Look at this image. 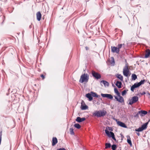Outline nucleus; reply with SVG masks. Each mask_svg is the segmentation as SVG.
<instances>
[{
	"instance_id": "f257e3e1",
	"label": "nucleus",
	"mask_w": 150,
	"mask_h": 150,
	"mask_svg": "<svg viewBox=\"0 0 150 150\" xmlns=\"http://www.w3.org/2000/svg\"><path fill=\"white\" fill-rule=\"evenodd\" d=\"M89 79V75L87 74L84 73L82 74L80 77L79 82L81 83L87 82Z\"/></svg>"
},
{
	"instance_id": "f03ea898",
	"label": "nucleus",
	"mask_w": 150,
	"mask_h": 150,
	"mask_svg": "<svg viewBox=\"0 0 150 150\" xmlns=\"http://www.w3.org/2000/svg\"><path fill=\"white\" fill-rule=\"evenodd\" d=\"M149 120L148 122H146L145 123L143 124L141 127H139L138 129H135V131L136 132H142L145 129L147 128V125L149 123Z\"/></svg>"
},
{
	"instance_id": "7ed1b4c3",
	"label": "nucleus",
	"mask_w": 150,
	"mask_h": 150,
	"mask_svg": "<svg viewBox=\"0 0 150 150\" xmlns=\"http://www.w3.org/2000/svg\"><path fill=\"white\" fill-rule=\"evenodd\" d=\"M105 132L107 135L109 137H112L114 141H116V140L115 137L114 133L112 132L109 131L107 129L105 130Z\"/></svg>"
},
{
	"instance_id": "20e7f679",
	"label": "nucleus",
	"mask_w": 150,
	"mask_h": 150,
	"mask_svg": "<svg viewBox=\"0 0 150 150\" xmlns=\"http://www.w3.org/2000/svg\"><path fill=\"white\" fill-rule=\"evenodd\" d=\"M107 113L105 111H98L96 113H94L95 115L97 116L98 117H100L104 116Z\"/></svg>"
},
{
	"instance_id": "39448f33",
	"label": "nucleus",
	"mask_w": 150,
	"mask_h": 150,
	"mask_svg": "<svg viewBox=\"0 0 150 150\" xmlns=\"http://www.w3.org/2000/svg\"><path fill=\"white\" fill-rule=\"evenodd\" d=\"M85 97L88 99L89 101H91L93 100V97H94V92L92 91L90 93L86 94L85 96Z\"/></svg>"
},
{
	"instance_id": "423d86ee",
	"label": "nucleus",
	"mask_w": 150,
	"mask_h": 150,
	"mask_svg": "<svg viewBox=\"0 0 150 150\" xmlns=\"http://www.w3.org/2000/svg\"><path fill=\"white\" fill-rule=\"evenodd\" d=\"M123 75L126 77H127L129 74V71L128 69V66L127 64H126L125 67V68L123 69Z\"/></svg>"
},
{
	"instance_id": "0eeeda50",
	"label": "nucleus",
	"mask_w": 150,
	"mask_h": 150,
	"mask_svg": "<svg viewBox=\"0 0 150 150\" xmlns=\"http://www.w3.org/2000/svg\"><path fill=\"white\" fill-rule=\"evenodd\" d=\"M139 98L137 96H134L132 98L129 100V104L132 105V104L136 102L138 100Z\"/></svg>"
},
{
	"instance_id": "6e6552de",
	"label": "nucleus",
	"mask_w": 150,
	"mask_h": 150,
	"mask_svg": "<svg viewBox=\"0 0 150 150\" xmlns=\"http://www.w3.org/2000/svg\"><path fill=\"white\" fill-rule=\"evenodd\" d=\"M114 120H115L117 124L119 126L123 128H126L127 127L126 125L124 123L120 121H117V120L115 118L114 119Z\"/></svg>"
},
{
	"instance_id": "1a4fd4ad",
	"label": "nucleus",
	"mask_w": 150,
	"mask_h": 150,
	"mask_svg": "<svg viewBox=\"0 0 150 150\" xmlns=\"http://www.w3.org/2000/svg\"><path fill=\"white\" fill-rule=\"evenodd\" d=\"M101 96L104 98H107L108 99L112 100L113 99V96L110 94H101Z\"/></svg>"
},
{
	"instance_id": "9d476101",
	"label": "nucleus",
	"mask_w": 150,
	"mask_h": 150,
	"mask_svg": "<svg viewBox=\"0 0 150 150\" xmlns=\"http://www.w3.org/2000/svg\"><path fill=\"white\" fill-rule=\"evenodd\" d=\"M111 51L112 52L118 53L119 52L120 50L117 47L111 46Z\"/></svg>"
},
{
	"instance_id": "9b49d317",
	"label": "nucleus",
	"mask_w": 150,
	"mask_h": 150,
	"mask_svg": "<svg viewBox=\"0 0 150 150\" xmlns=\"http://www.w3.org/2000/svg\"><path fill=\"white\" fill-rule=\"evenodd\" d=\"M114 97L116 100L120 103H122L124 102L123 97L121 96H118L119 97V98L116 96H114Z\"/></svg>"
},
{
	"instance_id": "f8f14e48",
	"label": "nucleus",
	"mask_w": 150,
	"mask_h": 150,
	"mask_svg": "<svg viewBox=\"0 0 150 150\" xmlns=\"http://www.w3.org/2000/svg\"><path fill=\"white\" fill-rule=\"evenodd\" d=\"M86 120L85 117L81 118L80 117H78L75 119V121L81 123L84 121Z\"/></svg>"
},
{
	"instance_id": "ddd939ff",
	"label": "nucleus",
	"mask_w": 150,
	"mask_h": 150,
	"mask_svg": "<svg viewBox=\"0 0 150 150\" xmlns=\"http://www.w3.org/2000/svg\"><path fill=\"white\" fill-rule=\"evenodd\" d=\"M140 86L138 82L136 83H134L131 87V91L133 92L135 88L139 87Z\"/></svg>"
},
{
	"instance_id": "4468645a",
	"label": "nucleus",
	"mask_w": 150,
	"mask_h": 150,
	"mask_svg": "<svg viewBox=\"0 0 150 150\" xmlns=\"http://www.w3.org/2000/svg\"><path fill=\"white\" fill-rule=\"evenodd\" d=\"M42 15L40 11H38L36 13L37 20L38 21H40L41 19Z\"/></svg>"
},
{
	"instance_id": "2eb2a0df",
	"label": "nucleus",
	"mask_w": 150,
	"mask_h": 150,
	"mask_svg": "<svg viewBox=\"0 0 150 150\" xmlns=\"http://www.w3.org/2000/svg\"><path fill=\"white\" fill-rule=\"evenodd\" d=\"M58 141L56 137H53L52 139V145L53 146H55L57 143Z\"/></svg>"
},
{
	"instance_id": "dca6fc26",
	"label": "nucleus",
	"mask_w": 150,
	"mask_h": 150,
	"mask_svg": "<svg viewBox=\"0 0 150 150\" xmlns=\"http://www.w3.org/2000/svg\"><path fill=\"white\" fill-rule=\"evenodd\" d=\"M138 113L141 116H143L147 113V112L145 110H142L138 112Z\"/></svg>"
},
{
	"instance_id": "f3484780",
	"label": "nucleus",
	"mask_w": 150,
	"mask_h": 150,
	"mask_svg": "<svg viewBox=\"0 0 150 150\" xmlns=\"http://www.w3.org/2000/svg\"><path fill=\"white\" fill-rule=\"evenodd\" d=\"M101 78V75L98 73L94 71V78L98 80Z\"/></svg>"
},
{
	"instance_id": "a211bd4d",
	"label": "nucleus",
	"mask_w": 150,
	"mask_h": 150,
	"mask_svg": "<svg viewBox=\"0 0 150 150\" xmlns=\"http://www.w3.org/2000/svg\"><path fill=\"white\" fill-rule=\"evenodd\" d=\"M100 83H102L105 87H108L109 85V83L105 80H102L100 81Z\"/></svg>"
},
{
	"instance_id": "6ab92c4d",
	"label": "nucleus",
	"mask_w": 150,
	"mask_h": 150,
	"mask_svg": "<svg viewBox=\"0 0 150 150\" xmlns=\"http://www.w3.org/2000/svg\"><path fill=\"white\" fill-rule=\"evenodd\" d=\"M149 57H150V50L148 49L146 50L144 57L146 58H148Z\"/></svg>"
},
{
	"instance_id": "aec40b11",
	"label": "nucleus",
	"mask_w": 150,
	"mask_h": 150,
	"mask_svg": "<svg viewBox=\"0 0 150 150\" xmlns=\"http://www.w3.org/2000/svg\"><path fill=\"white\" fill-rule=\"evenodd\" d=\"M115 85L119 88H120L122 85V82L119 81H117L115 83Z\"/></svg>"
},
{
	"instance_id": "412c9836",
	"label": "nucleus",
	"mask_w": 150,
	"mask_h": 150,
	"mask_svg": "<svg viewBox=\"0 0 150 150\" xmlns=\"http://www.w3.org/2000/svg\"><path fill=\"white\" fill-rule=\"evenodd\" d=\"M80 108L82 110H86L88 109V106L86 104H85L84 105H81Z\"/></svg>"
},
{
	"instance_id": "4be33fe9",
	"label": "nucleus",
	"mask_w": 150,
	"mask_h": 150,
	"mask_svg": "<svg viewBox=\"0 0 150 150\" xmlns=\"http://www.w3.org/2000/svg\"><path fill=\"white\" fill-rule=\"evenodd\" d=\"M127 143L129 144L130 146H132V143L131 140V138L129 136H127Z\"/></svg>"
},
{
	"instance_id": "5701e85b",
	"label": "nucleus",
	"mask_w": 150,
	"mask_h": 150,
	"mask_svg": "<svg viewBox=\"0 0 150 150\" xmlns=\"http://www.w3.org/2000/svg\"><path fill=\"white\" fill-rule=\"evenodd\" d=\"M116 76L117 78L119 79L121 81H122L123 80V76L120 74H117Z\"/></svg>"
},
{
	"instance_id": "b1692460",
	"label": "nucleus",
	"mask_w": 150,
	"mask_h": 150,
	"mask_svg": "<svg viewBox=\"0 0 150 150\" xmlns=\"http://www.w3.org/2000/svg\"><path fill=\"white\" fill-rule=\"evenodd\" d=\"M94 97L98 98V100L99 101L100 100L102 101V98H101L100 96L99 95H98L96 93L94 92Z\"/></svg>"
},
{
	"instance_id": "393cba45",
	"label": "nucleus",
	"mask_w": 150,
	"mask_h": 150,
	"mask_svg": "<svg viewBox=\"0 0 150 150\" xmlns=\"http://www.w3.org/2000/svg\"><path fill=\"white\" fill-rule=\"evenodd\" d=\"M74 126L77 129H80L81 128L80 125L78 123H75L74 125Z\"/></svg>"
},
{
	"instance_id": "a878e982",
	"label": "nucleus",
	"mask_w": 150,
	"mask_h": 150,
	"mask_svg": "<svg viewBox=\"0 0 150 150\" xmlns=\"http://www.w3.org/2000/svg\"><path fill=\"white\" fill-rule=\"evenodd\" d=\"M114 92H115V93L117 94V95L118 96H120V93L118 91V90L117 89V88H115L114 89Z\"/></svg>"
},
{
	"instance_id": "bb28decb",
	"label": "nucleus",
	"mask_w": 150,
	"mask_h": 150,
	"mask_svg": "<svg viewBox=\"0 0 150 150\" xmlns=\"http://www.w3.org/2000/svg\"><path fill=\"white\" fill-rule=\"evenodd\" d=\"M111 147V144L110 143H106L105 144V149L110 148Z\"/></svg>"
},
{
	"instance_id": "cd10ccee",
	"label": "nucleus",
	"mask_w": 150,
	"mask_h": 150,
	"mask_svg": "<svg viewBox=\"0 0 150 150\" xmlns=\"http://www.w3.org/2000/svg\"><path fill=\"white\" fill-rule=\"evenodd\" d=\"M137 76L135 74H132V80H135L137 79Z\"/></svg>"
},
{
	"instance_id": "c85d7f7f",
	"label": "nucleus",
	"mask_w": 150,
	"mask_h": 150,
	"mask_svg": "<svg viewBox=\"0 0 150 150\" xmlns=\"http://www.w3.org/2000/svg\"><path fill=\"white\" fill-rule=\"evenodd\" d=\"M74 129L72 128H70L69 129V131L70 132V134L71 135H74Z\"/></svg>"
},
{
	"instance_id": "c756f323",
	"label": "nucleus",
	"mask_w": 150,
	"mask_h": 150,
	"mask_svg": "<svg viewBox=\"0 0 150 150\" xmlns=\"http://www.w3.org/2000/svg\"><path fill=\"white\" fill-rule=\"evenodd\" d=\"M111 147L112 150H116L117 148V145L115 144H113L112 146L111 145Z\"/></svg>"
},
{
	"instance_id": "7c9ffc66",
	"label": "nucleus",
	"mask_w": 150,
	"mask_h": 150,
	"mask_svg": "<svg viewBox=\"0 0 150 150\" xmlns=\"http://www.w3.org/2000/svg\"><path fill=\"white\" fill-rule=\"evenodd\" d=\"M145 81V80L144 79L141 80L139 82H138L139 84V85L140 86L141 85L144 84Z\"/></svg>"
},
{
	"instance_id": "2f4dec72",
	"label": "nucleus",
	"mask_w": 150,
	"mask_h": 150,
	"mask_svg": "<svg viewBox=\"0 0 150 150\" xmlns=\"http://www.w3.org/2000/svg\"><path fill=\"white\" fill-rule=\"evenodd\" d=\"M127 90H124L122 92V96H124L127 93Z\"/></svg>"
},
{
	"instance_id": "473e14b6",
	"label": "nucleus",
	"mask_w": 150,
	"mask_h": 150,
	"mask_svg": "<svg viewBox=\"0 0 150 150\" xmlns=\"http://www.w3.org/2000/svg\"><path fill=\"white\" fill-rule=\"evenodd\" d=\"M111 59H112V60L110 62V63L111 64H112L113 63L114 64L115 63V61H114V58L113 57H111Z\"/></svg>"
},
{
	"instance_id": "72a5a7b5",
	"label": "nucleus",
	"mask_w": 150,
	"mask_h": 150,
	"mask_svg": "<svg viewBox=\"0 0 150 150\" xmlns=\"http://www.w3.org/2000/svg\"><path fill=\"white\" fill-rule=\"evenodd\" d=\"M2 131L0 130V140H1L2 139Z\"/></svg>"
},
{
	"instance_id": "f704fd0d",
	"label": "nucleus",
	"mask_w": 150,
	"mask_h": 150,
	"mask_svg": "<svg viewBox=\"0 0 150 150\" xmlns=\"http://www.w3.org/2000/svg\"><path fill=\"white\" fill-rule=\"evenodd\" d=\"M40 76L42 78V80L44 79L45 78V76L43 74H41Z\"/></svg>"
},
{
	"instance_id": "c9c22d12",
	"label": "nucleus",
	"mask_w": 150,
	"mask_h": 150,
	"mask_svg": "<svg viewBox=\"0 0 150 150\" xmlns=\"http://www.w3.org/2000/svg\"><path fill=\"white\" fill-rule=\"evenodd\" d=\"M139 114L138 113V112L134 116V117H135L138 118L139 117Z\"/></svg>"
},
{
	"instance_id": "e433bc0d",
	"label": "nucleus",
	"mask_w": 150,
	"mask_h": 150,
	"mask_svg": "<svg viewBox=\"0 0 150 150\" xmlns=\"http://www.w3.org/2000/svg\"><path fill=\"white\" fill-rule=\"evenodd\" d=\"M122 44H119L118 45V48H119V49L120 50V49L122 47Z\"/></svg>"
},
{
	"instance_id": "4c0bfd02",
	"label": "nucleus",
	"mask_w": 150,
	"mask_h": 150,
	"mask_svg": "<svg viewBox=\"0 0 150 150\" xmlns=\"http://www.w3.org/2000/svg\"><path fill=\"white\" fill-rule=\"evenodd\" d=\"M86 104L84 101L83 100H82L81 102V105H84Z\"/></svg>"
},
{
	"instance_id": "58836bf2",
	"label": "nucleus",
	"mask_w": 150,
	"mask_h": 150,
	"mask_svg": "<svg viewBox=\"0 0 150 150\" xmlns=\"http://www.w3.org/2000/svg\"><path fill=\"white\" fill-rule=\"evenodd\" d=\"M91 76H91H93L94 77V70H92L91 73Z\"/></svg>"
},
{
	"instance_id": "ea45409f",
	"label": "nucleus",
	"mask_w": 150,
	"mask_h": 150,
	"mask_svg": "<svg viewBox=\"0 0 150 150\" xmlns=\"http://www.w3.org/2000/svg\"><path fill=\"white\" fill-rule=\"evenodd\" d=\"M10 89L9 88L8 90V92L6 94L7 96H8L9 94V92H10Z\"/></svg>"
},
{
	"instance_id": "a19ab883",
	"label": "nucleus",
	"mask_w": 150,
	"mask_h": 150,
	"mask_svg": "<svg viewBox=\"0 0 150 150\" xmlns=\"http://www.w3.org/2000/svg\"><path fill=\"white\" fill-rule=\"evenodd\" d=\"M57 150H66V149L64 148H62L57 149Z\"/></svg>"
},
{
	"instance_id": "79ce46f5",
	"label": "nucleus",
	"mask_w": 150,
	"mask_h": 150,
	"mask_svg": "<svg viewBox=\"0 0 150 150\" xmlns=\"http://www.w3.org/2000/svg\"><path fill=\"white\" fill-rule=\"evenodd\" d=\"M5 16H4L3 17V22L1 23V24L2 25L3 24V23H4V21L5 20Z\"/></svg>"
},
{
	"instance_id": "37998d69",
	"label": "nucleus",
	"mask_w": 150,
	"mask_h": 150,
	"mask_svg": "<svg viewBox=\"0 0 150 150\" xmlns=\"http://www.w3.org/2000/svg\"><path fill=\"white\" fill-rule=\"evenodd\" d=\"M108 127V129L109 130L111 131H112V129L111 127Z\"/></svg>"
},
{
	"instance_id": "c03bdc74",
	"label": "nucleus",
	"mask_w": 150,
	"mask_h": 150,
	"mask_svg": "<svg viewBox=\"0 0 150 150\" xmlns=\"http://www.w3.org/2000/svg\"><path fill=\"white\" fill-rule=\"evenodd\" d=\"M140 94L142 95H144L146 94V93L144 91L142 93H140Z\"/></svg>"
},
{
	"instance_id": "a18cd8bd",
	"label": "nucleus",
	"mask_w": 150,
	"mask_h": 150,
	"mask_svg": "<svg viewBox=\"0 0 150 150\" xmlns=\"http://www.w3.org/2000/svg\"><path fill=\"white\" fill-rule=\"evenodd\" d=\"M91 29H93V25H91V24H90L89 25Z\"/></svg>"
},
{
	"instance_id": "49530a36",
	"label": "nucleus",
	"mask_w": 150,
	"mask_h": 150,
	"mask_svg": "<svg viewBox=\"0 0 150 150\" xmlns=\"http://www.w3.org/2000/svg\"><path fill=\"white\" fill-rule=\"evenodd\" d=\"M137 133V135L138 136H140V133H139V132H137V133Z\"/></svg>"
},
{
	"instance_id": "de8ad7c7",
	"label": "nucleus",
	"mask_w": 150,
	"mask_h": 150,
	"mask_svg": "<svg viewBox=\"0 0 150 150\" xmlns=\"http://www.w3.org/2000/svg\"><path fill=\"white\" fill-rule=\"evenodd\" d=\"M85 49L86 50H87L88 49V47L86 46L85 47Z\"/></svg>"
},
{
	"instance_id": "09e8293b",
	"label": "nucleus",
	"mask_w": 150,
	"mask_h": 150,
	"mask_svg": "<svg viewBox=\"0 0 150 150\" xmlns=\"http://www.w3.org/2000/svg\"><path fill=\"white\" fill-rule=\"evenodd\" d=\"M32 24L31 23V25H30L29 26V28H32V27L31 25Z\"/></svg>"
},
{
	"instance_id": "8fccbe9b",
	"label": "nucleus",
	"mask_w": 150,
	"mask_h": 150,
	"mask_svg": "<svg viewBox=\"0 0 150 150\" xmlns=\"http://www.w3.org/2000/svg\"><path fill=\"white\" fill-rule=\"evenodd\" d=\"M24 31H23L22 32V33L23 34V33H24Z\"/></svg>"
},
{
	"instance_id": "3c124183",
	"label": "nucleus",
	"mask_w": 150,
	"mask_h": 150,
	"mask_svg": "<svg viewBox=\"0 0 150 150\" xmlns=\"http://www.w3.org/2000/svg\"><path fill=\"white\" fill-rule=\"evenodd\" d=\"M112 86H113V87H115V86L113 84H112Z\"/></svg>"
},
{
	"instance_id": "603ef678",
	"label": "nucleus",
	"mask_w": 150,
	"mask_h": 150,
	"mask_svg": "<svg viewBox=\"0 0 150 150\" xmlns=\"http://www.w3.org/2000/svg\"><path fill=\"white\" fill-rule=\"evenodd\" d=\"M2 72L3 73L4 72V73L5 72V71L3 70H2Z\"/></svg>"
},
{
	"instance_id": "864d4df0",
	"label": "nucleus",
	"mask_w": 150,
	"mask_h": 150,
	"mask_svg": "<svg viewBox=\"0 0 150 150\" xmlns=\"http://www.w3.org/2000/svg\"><path fill=\"white\" fill-rule=\"evenodd\" d=\"M1 140H0V145H1Z\"/></svg>"
},
{
	"instance_id": "5fc2aeb1",
	"label": "nucleus",
	"mask_w": 150,
	"mask_h": 150,
	"mask_svg": "<svg viewBox=\"0 0 150 150\" xmlns=\"http://www.w3.org/2000/svg\"><path fill=\"white\" fill-rule=\"evenodd\" d=\"M92 116H94V112H93V113H92Z\"/></svg>"
},
{
	"instance_id": "6e6d98bb",
	"label": "nucleus",
	"mask_w": 150,
	"mask_h": 150,
	"mask_svg": "<svg viewBox=\"0 0 150 150\" xmlns=\"http://www.w3.org/2000/svg\"><path fill=\"white\" fill-rule=\"evenodd\" d=\"M119 17H120V18H122V17H121V16H119Z\"/></svg>"
},
{
	"instance_id": "4d7b16f0",
	"label": "nucleus",
	"mask_w": 150,
	"mask_h": 150,
	"mask_svg": "<svg viewBox=\"0 0 150 150\" xmlns=\"http://www.w3.org/2000/svg\"><path fill=\"white\" fill-rule=\"evenodd\" d=\"M73 123H75V122H73Z\"/></svg>"
},
{
	"instance_id": "13d9d810",
	"label": "nucleus",
	"mask_w": 150,
	"mask_h": 150,
	"mask_svg": "<svg viewBox=\"0 0 150 150\" xmlns=\"http://www.w3.org/2000/svg\"><path fill=\"white\" fill-rule=\"evenodd\" d=\"M149 95H150V94L149 93Z\"/></svg>"
},
{
	"instance_id": "bf43d9fd",
	"label": "nucleus",
	"mask_w": 150,
	"mask_h": 150,
	"mask_svg": "<svg viewBox=\"0 0 150 150\" xmlns=\"http://www.w3.org/2000/svg\"><path fill=\"white\" fill-rule=\"evenodd\" d=\"M149 112L150 113V110L149 111Z\"/></svg>"
},
{
	"instance_id": "052dcab7",
	"label": "nucleus",
	"mask_w": 150,
	"mask_h": 150,
	"mask_svg": "<svg viewBox=\"0 0 150 150\" xmlns=\"http://www.w3.org/2000/svg\"><path fill=\"white\" fill-rule=\"evenodd\" d=\"M1 45V44H0V45Z\"/></svg>"
}]
</instances>
